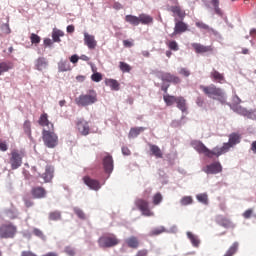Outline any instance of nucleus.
Returning a JSON list of instances; mask_svg holds the SVG:
<instances>
[{"label": "nucleus", "mask_w": 256, "mask_h": 256, "mask_svg": "<svg viewBox=\"0 0 256 256\" xmlns=\"http://www.w3.org/2000/svg\"><path fill=\"white\" fill-rule=\"evenodd\" d=\"M199 89L206 97H208V99H213V101H219L220 103L227 102L225 91H223V89L220 87L215 86V84L200 85Z\"/></svg>", "instance_id": "1"}, {"label": "nucleus", "mask_w": 256, "mask_h": 256, "mask_svg": "<svg viewBox=\"0 0 256 256\" xmlns=\"http://www.w3.org/2000/svg\"><path fill=\"white\" fill-rule=\"evenodd\" d=\"M192 147L195 149V151H197V153L205 155V157H208L209 159H213V157H221L219 147H215L212 150H210L201 141L192 142Z\"/></svg>", "instance_id": "2"}, {"label": "nucleus", "mask_w": 256, "mask_h": 256, "mask_svg": "<svg viewBox=\"0 0 256 256\" xmlns=\"http://www.w3.org/2000/svg\"><path fill=\"white\" fill-rule=\"evenodd\" d=\"M78 107H89L97 103V92L95 90H88L86 94H82L75 99Z\"/></svg>", "instance_id": "3"}, {"label": "nucleus", "mask_w": 256, "mask_h": 256, "mask_svg": "<svg viewBox=\"0 0 256 256\" xmlns=\"http://www.w3.org/2000/svg\"><path fill=\"white\" fill-rule=\"evenodd\" d=\"M42 141L48 149H55L59 145V136L55 133V130L43 129Z\"/></svg>", "instance_id": "4"}, {"label": "nucleus", "mask_w": 256, "mask_h": 256, "mask_svg": "<svg viewBox=\"0 0 256 256\" xmlns=\"http://www.w3.org/2000/svg\"><path fill=\"white\" fill-rule=\"evenodd\" d=\"M17 226L11 222L0 225V239H15Z\"/></svg>", "instance_id": "5"}, {"label": "nucleus", "mask_w": 256, "mask_h": 256, "mask_svg": "<svg viewBox=\"0 0 256 256\" xmlns=\"http://www.w3.org/2000/svg\"><path fill=\"white\" fill-rule=\"evenodd\" d=\"M118 243L119 239L115 234H105L98 240L99 247H102L103 249L115 247Z\"/></svg>", "instance_id": "6"}, {"label": "nucleus", "mask_w": 256, "mask_h": 256, "mask_svg": "<svg viewBox=\"0 0 256 256\" xmlns=\"http://www.w3.org/2000/svg\"><path fill=\"white\" fill-rule=\"evenodd\" d=\"M241 143V135L237 133H232L229 135V141L228 143H224L222 147H218V151L220 155H224V153H227L231 147H235V145Z\"/></svg>", "instance_id": "7"}, {"label": "nucleus", "mask_w": 256, "mask_h": 256, "mask_svg": "<svg viewBox=\"0 0 256 256\" xmlns=\"http://www.w3.org/2000/svg\"><path fill=\"white\" fill-rule=\"evenodd\" d=\"M135 205L137 209L141 211L144 217H153V215H155V213H153V211H151V209L149 208V202L147 200L138 198L135 200Z\"/></svg>", "instance_id": "8"}, {"label": "nucleus", "mask_w": 256, "mask_h": 256, "mask_svg": "<svg viewBox=\"0 0 256 256\" xmlns=\"http://www.w3.org/2000/svg\"><path fill=\"white\" fill-rule=\"evenodd\" d=\"M9 163L11 165L12 171H15V169H19V167L23 165V154L19 153L17 150H13L11 152Z\"/></svg>", "instance_id": "9"}, {"label": "nucleus", "mask_w": 256, "mask_h": 256, "mask_svg": "<svg viewBox=\"0 0 256 256\" xmlns=\"http://www.w3.org/2000/svg\"><path fill=\"white\" fill-rule=\"evenodd\" d=\"M38 125H40V127H43V129H46V131H55V125H53L52 122L49 121V115L47 113H43L40 115L38 119Z\"/></svg>", "instance_id": "10"}, {"label": "nucleus", "mask_w": 256, "mask_h": 256, "mask_svg": "<svg viewBox=\"0 0 256 256\" xmlns=\"http://www.w3.org/2000/svg\"><path fill=\"white\" fill-rule=\"evenodd\" d=\"M175 27L174 32L171 34V37H175V35H181V33H185V31L189 30V26L187 23L183 22V20L174 19Z\"/></svg>", "instance_id": "11"}, {"label": "nucleus", "mask_w": 256, "mask_h": 256, "mask_svg": "<svg viewBox=\"0 0 256 256\" xmlns=\"http://www.w3.org/2000/svg\"><path fill=\"white\" fill-rule=\"evenodd\" d=\"M216 223L217 225H220V227H224V229H235V225L231 219L223 215L216 216Z\"/></svg>", "instance_id": "12"}, {"label": "nucleus", "mask_w": 256, "mask_h": 256, "mask_svg": "<svg viewBox=\"0 0 256 256\" xmlns=\"http://www.w3.org/2000/svg\"><path fill=\"white\" fill-rule=\"evenodd\" d=\"M160 79L165 83H173V85H179V83H181V78L169 72H162Z\"/></svg>", "instance_id": "13"}, {"label": "nucleus", "mask_w": 256, "mask_h": 256, "mask_svg": "<svg viewBox=\"0 0 256 256\" xmlns=\"http://www.w3.org/2000/svg\"><path fill=\"white\" fill-rule=\"evenodd\" d=\"M204 171L208 175H217V173H221V171H223V166H221V163L219 162H214L207 165Z\"/></svg>", "instance_id": "14"}, {"label": "nucleus", "mask_w": 256, "mask_h": 256, "mask_svg": "<svg viewBox=\"0 0 256 256\" xmlns=\"http://www.w3.org/2000/svg\"><path fill=\"white\" fill-rule=\"evenodd\" d=\"M33 199H45L47 197V190L42 186H35L31 189Z\"/></svg>", "instance_id": "15"}, {"label": "nucleus", "mask_w": 256, "mask_h": 256, "mask_svg": "<svg viewBox=\"0 0 256 256\" xmlns=\"http://www.w3.org/2000/svg\"><path fill=\"white\" fill-rule=\"evenodd\" d=\"M83 181L85 185H87V187L93 191H99V189H101V183L98 180H95L89 176H85Z\"/></svg>", "instance_id": "16"}, {"label": "nucleus", "mask_w": 256, "mask_h": 256, "mask_svg": "<svg viewBox=\"0 0 256 256\" xmlns=\"http://www.w3.org/2000/svg\"><path fill=\"white\" fill-rule=\"evenodd\" d=\"M168 11H171V13H173V17H178V19H180V21H183V19H185L186 17V13L185 10L181 9V6H179V4L175 5V6H170Z\"/></svg>", "instance_id": "17"}, {"label": "nucleus", "mask_w": 256, "mask_h": 256, "mask_svg": "<svg viewBox=\"0 0 256 256\" xmlns=\"http://www.w3.org/2000/svg\"><path fill=\"white\" fill-rule=\"evenodd\" d=\"M84 44L88 47V49L93 50L97 47V40H95L94 35L84 32Z\"/></svg>", "instance_id": "18"}, {"label": "nucleus", "mask_w": 256, "mask_h": 256, "mask_svg": "<svg viewBox=\"0 0 256 256\" xmlns=\"http://www.w3.org/2000/svg\"><path fill=\"white\" fill-rule=\"evenodd\" d=\"M191 45L195 53H198V54L213 52V46H205L201 43H192Z\"/></svg>", "instance_id": "19"}, {"label": "nucleus", "mask_w": 256, "mask_h": 256, "mask_svg": "<svg viewBox=\"0 0 256 256\" xmlns=\"http://www.w3.org/2000/svg\"><path fill=\"white\" fill-rule=\"evenodd\" d=\"M210 79H212V81L215 83L223 84L225 83V74L213 69L210 73Z\"/></svg>", "instance_id": "20"}, {"label": "nucleus", "mask_w": 256, "mask_h": 256, "mask_svg": "<svg viewBox=\"0 0 256 256\" xmlns=\"http://www.w3.org/2000/svg\"><path fill=\"white\" fill-rule=\"evenodd\" d=\"M77 129L79 131V133H81V135H88L90 128H89V123L85 120H79L77 122Z\"/></svg>", "instance_id": "21"}, {"label": "nucleus", "mask_w": 256, "mask_h": 256, "mask_svg": "<svg viewBox=\"0 0 256 256\" xmlns=\"http://www.w3.org/2000/svg\"><path fill=\"white\" fill-rule=\"evenodd\" d=\"M53 173H55L53 167L46 166L45 172L41 175L44 183H51V181L53 180Z\"/></svg>", "instance_id": "22"}, {"label": "nucleus", "mask_w": 256, "mask_h": 256, "mask_svg": "<svg viewBox=\"0 0 256 256\" xmlns=\"http://www.w3.org/2000/svg\"><path fill=\"white\" fill-rule=\"evenodd\" d=\"M103 166L106 173H112L113 172V157L110 155H107L103 159Z\"/></svg>", "instance_id": "23"}, {"label": "nucleus", "mask_w": 256, "mask_h": 256, "mask_svg": "<svg viewBox=\"0 0 256 256\" xmlns=\"http://www.w3.org/2000/svg\"><path fill=\"white\" fill-rule=\"evenodd\" d=\"M238 113H240V115H243V117H247V119H252L253 121L256 120V110H247L245 108H240L238 110Z\"/></svg>", "instance_id": "24"}, {"label": "nucleus", "mask_w": 256, "mask_h": 256, "mask_svg": "<svg viewBox=\"0 0 256 256\" xmlns=\"http://www.w3.org/2000/svg\"><path fill=\"white\" fill-rule=\"evenodd\" d=\"M150 152L156 159H163V152L161 151V148L155 144H149Z\"/></svg>", "instance_id": "25"}, {"label": "nucleus", "mask_w": 256, "mask_h": 256, "mask_svg": "<svg viewBox=\"0 0 256 256\" xmlns=\"http://www.w3.org/2000/svg\"><path fill=\"white\" fill-rule=\"evenodd\" d=\"M47 65H49V63L44 57H39L35 62V68L38 71H43V69H47Z\"/></svg>", "instance_id": "26"}, {"label": "nucleus", "mask_w": 256, "mask_h": 256, "mask_svg": "<svg viewBox=\"0 0 256 256\" xmlns=\"http://www.w3.org/2000/svg\"><path fill=\"white\" fill-rule=\"evenodd\" d=\"M125 243L127 244L128 247H130V249L139 248V239L135 236H131L128 239H126Z\"/></svg>", "instance_id": "27"}, {"label": "nucleus", "mask_w": 256, "mask_h": 256, "mask_svg": "<svg viewBox=\"0 0 256 256\" xmlns=\"http://www.w3.org/2000/svg\"><path fill=\"white\" fill-rule=\"evenodd\" d=\"M176 105L182 111V113H185L187 111V100L183 98V96L177 97Z\"/></svg>", "instance_id": "28"}, {"label": "nucleus", "mask_w": 256, "mask_h": 256, "mask_svg": "<svg viewBox=\"0 0 256 256\" xmlns=\"http://www.w3.org/2000/svg\"><path fill=\"white\" fill-rule=\"evenodd\" d=\"M143 131H145V127L131 128L130 132H129V138L135 139V137H139V135H141V133H143Z\"/></svg>", "instance_id": "29"}, {"label": "nucleus", "mask_w": 256, "mask_h": 256, "mask_svg": "<svg viewBox=\"0 0 256 256\" xmlns=\"http://www.w3.org/2000/svg\"><path fill=\"white\" fill-rule=\"evenodd\" d=\"M11 69H13V64L12 62H1L0 63V76L3 73H7L8 71H11Z\"/></svg>", "instance_id": "30"}, {"label": "nucleus", "mask_w": 256, "mask_h": 256, "mask_svg": "<svg viewBox=\"0 0 256 256\" xmlns=\"http://www.w3.org/2000/svg\"><path fill=\"white\" fill-rule=\"evenodd\" d=\"M105 84L107 85V87H110L112 89V91H119V82L115 79H106L105 80Z\"/></svg>", "instance_id": "31"}, {"label": "nucleus", "mask_w": 256, "mask_h": 256, "mask_svg": "<svg viewBox=\"0 0 256 256\" xmlns=\"http://www.w3.org/2000/svg\"><path fill=\"white\" fill-rule=\"evenodd\" d=\"M237 251H239V242H234L226 251L224 256H233L235 253H237Z\"/></svg>", "instance_id": "32"}, {"label": "nucleus", "mask_w": 256, "mask_h": 256, "mask_svg": "<svg viewBox=\"0 0 256 256\" xmlns=\"http://www.w3.org/2000/svg\"><path fill=\"white\" fill-rule=\"evenodd\" d=\"M139 23H142V25H149V23H153V17L147 14H140Z\"/></svg>", "instance_id": "33"}, {"label": "nucleus", "mask_w": 256, "mask_h": 256, "mask_svg": "<svg viewBox=\"0 0 256 256\" xmlns=\"http://www.w3.org/2000/svg\"><path fill=\"white\" fill-rule=\"evenodd\" d=\"M126 23H130V25H134V27H137L139 25V17L133 16V15H126L125 16Z\"/></svg>", "instance_id": "34"}, {"label": "nucleus", "mask_w": 256, "mask_h": 256, "mask_svg": "<svg viewBox=\"0 0 256 256\" xmlns=\"http://www.w3.org/2000/svg\"><path fill=\"white\" fill-rule=\"evenodd\" d=\"M187 237L191 241L193 247H198L201 241L199 240V237H197L195 234L191 232H187Z\"/></svg>", "instance_id": "35"}, {"label": "nucleus", "mask_w": 256, "mask_h": 256, "mask_svg": "<svg viewBox=\"0 0 256 256\" xmlns=\"http://www.w3.org/2000/svg\"><path fill=\"white\" fill-rule=\"evenodd\" d=\"M163 99L167 107H171V105H173L174 103H177V97L171 96L169 94L164 95Z\"/></svg>", "instance_id": "36"}, {"label": "nucleus", "mask_w": 256, "mask_h": 256, "mask_svg": "<svg viewBox=\"0 0 256 256\" xmlns=\"http://www.w3.org/2000/svg\"><path fill=\"white\" fill-rule=\"evenodd\" d=\"M63 35H65V33L61 30H56L52 33V39L54 41V43H61V38L63 37Z\"/></svg>", "instance_id": "37"}, {"label": "nucleus", "mask_w": 256, "mask_h": 256, "mask_svg": "<svg viewBox=\"0 0 256 256\" xmlns=\"http://www.w3.org/2000/svg\"><path fill=\"white\" fill-rule=\"evenodd\" d=\"M48 218L50 221H61V212L57 210L50 212Z\"/></svg>", "instance_id": "38"}, {"label": "nucleus", "mask_w": 256, "mask_h": 256, "mask_svg": "<svg viewBox=\"0 0 256 256\" xmlns=\"http://www.w3.org/2000/svg\"><path fill=\"white\" fill-rule=\"evenodd\" d=\"M6 215L9 219H17L19 217V211L16 208L6 210Z\"/></svg>", "instance_id": "39"}, {"label": "nucleus", "mask_w": 256, "mask_h": 256, "mask_svg": "<svg viewBox=\"0 0 256 256\" xmlns=\"http://www.w3.org/2000/svg\"><path fill=\"white\" fill-rule=\"evenodd\" d=\"M119 69L122 73H131V65L127 64L126 62H119Z\"/></svg>", "instance_id": "40"}, {"label": "nucleus", "mask_w": 256, "mask_h": 256, "mask_svg": "<svg viewBox=\"0 0 256 256\" xmlns=\"http://www.w3.org/2000/svg\"><path fill=\"white\" fill-rule=\"evenodd\" d=\"M196 199H198L199 203H203V205H209V197L207 194H198Z\"/></svg>", "instance_id": "41"}, {"label": "nucleus", "mask_w": 256, "mask_h": 256, "mask_svg": "<svg viewBox=\"0 0 256 256\" xmlns=\"http://www.w3.org/2000/svg\"><path fill=\"white\" fill-rule=\"evenodd\" d=\"M166 45L170 49V51H179V44L175 40L167 42Z\"/></svg>", "instance_id": "42"}, {"label": "nucleus", "mask_w": 256, "mask_h": 256, "mask_svg": "<svg viewBox=\"0 0 256 256\" xmlns=\"http://www.w3.org/2000/svg\"><path fill=\"white\" fill-rule=\"evenodd\" d=\"M58 69L64 73L65 71H71V66H69V62H60L58 64Z\"/></svg>", "instance_id": "43"}, {"label": "nucleus", "mask_w": 256, "mask_h": 256, "mask_svg": "<svg viewBox=\"0 0 256 256\" xmlns=\"http://www.w3.org/2000/svg\"><path fill=\"white\" fill-rule=\"evenodd\" d=\"M165 231H167L165 227L160 226L158 228H154L153 230H151L150 236L154 237L155 235H161V233H165Z\"/></svg>", "instance_id": "44"}, {"label": "nucleus", "mask_w": 256, "mask_h": 256, "mask_svg": "<svg viewBox=\"0 0 256 256\" xmlns=\"http://www.w3.org/2000/svg\"><path fill=\"white\" fill-rule=\"evenodd\" d=\"M211 3L216 15H223V11L219 8V0H211Z\"/></svg>", "instance_id": "45"}, {"label": "nucleus", "mask_w": 256, "mask_h": 256, "mask_svg": "<svg viewBox=\"0 0 256 256\" xmlns=\"http://www.w3.org/2000/svg\"><path fill=\"white\" fill-rule=\"evenodd\" d=\"M33 235H35V237H38L39 239H42V241H45V239H47L43 231L39 228L33 229Z\"/></svg>", "instance_id": "46"}, {"label": "nucleus", "mask_w": 256, "mask_h": 256, "mask_svg": "<svg viewBox=\"0 0 256 256\" xmlns=\"http://www.w3.org/2000/svg\"><path fill=\"white\" fill-rule=\"evenodd\" d=\"M152 201H153V205H159L161 201H163V195L160 192L156 193L153 196Z\"/></svg>", "instance_id": "47"}, {"label": "nucleus", "mask_w": 256, "mask_h": 256, "mask_svg": "<svg viewBox=\"0 0 256 256\" xmlns=\"http://www.w3.org/2000/svg\"><path fill=\"white\" fill-rule=\"evenodd\" d=\"M23 129L26 135L31 136V121L26 120L23 124Z\"/></svg>", "instance_id": "48"}, {"label": "nucleus", "mask_w": 256, "mask_h": 256, "mask_svg": "<svg viewBox=\"0 0 256 256\" xmlns=\"http://www.w3.org/2000/svg\"><path fill=\"white\" fill-rule=\"evenodd\" d=\"M181 205L183 206H187V205H191L193 203V197L191 196H184L181 200H180Z\"/></svg>", "instance_id": "49"}, {"label": "nucleus", "mask_w": 256, "mask_h": 256, "mask_svg": "<svg viewBox=\"0 0 256 256\" xmlns=\"http://www.w3.org/2000/svg\"><path fill=\"white\" fill-rule=\"evenodd\" d=\"M30 41L32 45H39V43H41V37L35 33H32L30 36Z\"/></svg>", "instance_id": "50"}, {"label": "nucleus", "mask_w": 256, "mask_h": 256, "mask_svg": "<svg viewBox=\"0 0 256 256\" xmlns=\"http://www.w3.org/2000/svg\"><path fill=\"white\" fill-rule=\"evenodd\" d=\"M195 25L198 27V29H202L203 31H211V27L204 22L198 21L195 23Z\"/></svg>", "instance_id": "51"}, {"label": "nucleus", "mask_w": 256, "mask_h": 256, "mask_svg": "<svg viewBox=\"0 0 256 256\" xmlns=\"http://www.w3.org/2000/svg\"><path fill=\"white\" fill-rule=\"evenodd\" d=\"M91 79H92V81H95V83H99L100 81H102L103 75H101V73H99V72H96V73L92 74Z\"/></svg>", "instance_id": "52"}, {"label": "nucleus", "mask_w": 256, "mask_h": 256, "mask_svg": "<svg viewBox=\"0 0 256 256\" xmlns=\"http://www.w3.org/2000/svg\"><path fill=\"white\" fill-rule=\"evenodd\" d=\"M73 211H74L75 215H77V217L79 219H85V212H83V210H81L80 208L76 207V208L73 209Z\"/></svg>", "instance_id": "53"}, {"label": "nucleus", "mask_w": 256, "mask_h": 256, "mask_svg": "<svg viewBox=\"0 0 256 256\" xmlns=\"http://www.w3.org/2000/svg\"><path fill=\"white\" fill-rule=\"evenodd\" d=\"M1 31L4 33V35H9L11 33V28L9 27V24L5 23L1 25Z\"/></svg>", "instance_id": "54"}, {"label": "nucleus", "mask_w": 256, "mask_h": 256, "mask_svg": "<svg viewBox=\"0 0 256 256\" xmlns=\"http://www.w3.org/2000/svg\"><path fill=\"white\" fill-rule=\"evenodd\" d=\"M179 75H182V77H189L191 75V71L187 68H180Z\"/></svg>", "instance_id": "55"}, {"label": "nucleus", "mask_w": 256, "mask_h": 256, "mask_svg": "<svg viewBox=\"0 0 256 256\" xmlns=\"http://www.w3.org/2000/svg\"><path fill=\"white\" fill-rule=\"evenodd\" d=\"M252 215H253V208H250L242 214V217H244V219H251Z\"/></svg>", "instance_id": "56"}, {"label": "nucleus", "mask_w": 256, "mask_h": 256, "mask_svg": "<svg viewBox=\"0 0 256 256\" xmlns=\"http://www.w3.org/2000/svg\"><path fill=\"white\" fill-rule=\"evenodd\" d=\"M196 105H198V107H203V105H205V99H203L201 96H198L196 98Z\"/></svg>", "instance_id": "57"}, {"label": "nucleus", "mask_w": 256, "mask_h": 256, "mask_svg": "<svg viewBox=\"0 0 256 256\" xmlns=\"http://www.w3.org/2000/svg\"><path fill=\"white\" fill-rule=\"evenodd\" d=\"M65 253L66 255H69V256H75V249L68 246L65 248Z\"/></svg>", "instance_id": "58"}, {"label": "nucleus", "mask_w": 256, "mask_h": 256, "mask_svg": "<svg viewBox=\"0 0 256 256\" xmlns=\"http://www.w3.org/2000/svg\"><path fill=\"white\" fill-rule=\"evenodd\" d=\"M149 255V250L147 249H141L139 250L135 256H148Z\"/></svg>", "instance_id": "59"}, {"label": "nucleus", "mask_w": 256, "mask_h": 256, "mask_svg": "<svg viewBox=\"0 0 256 256\" xmlns=\"http://www.w3.org/2000/svg\"><path fill=\"white\" fill-rule=\"evenodd\" d=\"M24 205H25V207H27V209H29L30 207H33L34 203H33V201H31L29 199H25Z\"/></svg>", "instance_id": "60"}, {"label": "nucleus", "mask_w": 256, "mask_h": 256, "mask_svg": "<svg viewBox=\"0 0 256 256\" xmlns=\"http://www.w3.org/2000/svg\"><path fill=\"white\" fill-rule=\"evenodd\" d=\"M9 147L7 146V143L0 142V151H7Z\"/></svg>", "instance_id": "61"}, {"label": "nucleus", "mask_w": 256, "mask_h": 256, "mask_svg": "<svg viewBox=\"0 0 256 256\" xmlns=\"http://www.w3.org/2000/svg\"><path fill=\"white\" fill-rule=\"evenodd\" d=\"M122 153L123 155H131V150L127 146L122 147Z\"/></svg>", "instance_id": "62"}, {"label": "nucleus", "mask_w": 256, "mask_h": 256, "mask_svg": "<svg viewBox=\"0 0 256 256\" xmlns=\"http://www.w3.org/2000/svg\"><path fill=\"white\" fill-rule=\"evenodd\" d=\"M71 63H77L79 61V56L77 54H74L70 57Z\"/></svg>", "instance_id": "63"}, {"label": "nucleus", "mask_w": 256, "mask_h": 256, "mask_svg": "<svg viewBox=\"0 0 256 256\" xmlns=\"http://www.w3.org/2000/svg\"><path fill=\"white\" fill-rule=\"evenodd\" d=\"M251 151L256 155V141H253L251 144Z\"/></svg>", "instance_id": "64"}]
</instances>
